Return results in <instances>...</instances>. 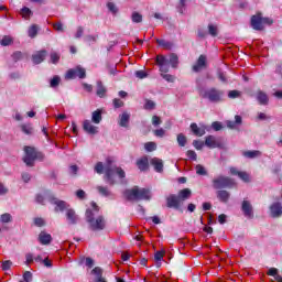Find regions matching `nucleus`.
<instances>
[{
  "instance_id": "nucleus-1",
  "label": "nucleus",
  "mask_w": 282,
  "mask_h": 282,
  "mask_svg": "<svg viewBox=\"0 0 282 282\" xmlns=\"http://www.w3.org/2000/svg\"><path fill=\"white\" fill-rule=\"evenodd\" d=\"M85 217L88 227L93 232H101V230L107 228V219L105 216L99 215L96 217L94 209H86Z\"/></svg>"
},
{
  "instance_id": "nucleus-2",
  "label": "nucleus",
  "mask_w": 282,
  "mask_h": 282,
  "mask_svg": "<svg viewBox=\"0 0 282 282\" xmlns=\"http://www.w3.org/2000/svg\"><path fill=\"white\" fill-rule=\"evenodd\" d=\"M199 96L200 98H204V100H208V102L219 105V102H224V96H226V93L217 87H210L200 90Z\"/></svg>"
},
{
  "instance_id": "nucleus-3",
  "label": "nucleus",
  "mask_w": 282,
  "mask_h": 282,
  "mask_svg": "<svg viewBox=\"0 0 282 282\" xmlns=\"http://www.w3.org/2000/svg\"><path fill=\"white\" fill-rule=\"evenodd\" d=\"M118 175L120 180H124L127 177V173H124V170L122 167H118L116 165L111 164V160H107V164L105 166V180L110 185H116V178H113V175Z\"/></svg>"
},
{
  "instance_id": "nucleus-4",
  "label": "nucleus",
  "mask_w": 282,
  "mask_h": 282,
  "mask_svg": "<svg viewBox=\"0 0 282 282\" xmlns=\"http://www.w3.org/2000/svg\"><path fill=\"white\" fill-rule=\"evenodd\" d=\"M124 195L129 202H140L142 199L149 202V199H151V191L147 188H139L138 186H134L131 189H126Z\"/></svg>"
},
{
  "instance_id": "nucleus-5",
  "label": "nucleus",
  "mask_w": 282,
  "mask_h": 282,
  "mask_svg": "<svg viewBox=\"0 0 282 282\" xmlns=\"http://www.w3.org/2000/svg\"><path fill=\"white\" fill-rule=\"evenodd\" d=\"M24 153L25 155L23 156V162L24 164H26V166H34V162H36V160H39L40 162H43V160H45V154L36 151V149L30 145L24 147Z\"/></svg>"
},
{
  "instance_id": "nucleus-6",
  "label": "nucleus",
  "mask_w": 282,
  "mask_h": 282,
  "mask_svg": "<svg viewBox=\"0 0 282 282\" xmlns=\"http://www.w3.org/2000/svg\"><path fill=\"white\" fill-rule=\"evenodd\" d=\"M212 186L215 191H221L224 188H234L235 187V180L229 176L218 175L217 177L213 178Z\"/></svg>"
},
{
  "instance_id": "nucleus-7",
  "label": "nucleus",
  "mask_w": 282,
  "mask_h": 282,
  "mask_svg": "<svg viewBox=\"0 0 282 282\" xmlns=\"http://www.w3.org/2000/svg\"><path fill=\"white\" fill-rule=\"evenodd\" d=\"M50 204H53L55 206V213H64L67 208H69V205L65 200H61L56 198L54 195L48 196Z\"/></svg>"
},
{
  "instance_id": "nucleus-8",
  "label": "nucleus",
  "mask_w": 282,
  "mask_h": 282,
  "mask_svg": "<svg viewBox=\"0 0 282 282\" xmlns=\"http://www.w3.org/2000/svg\"><path fill=\"white\" fill-rule=\"evenodd\" d=\"M207 68L208 57H206V55H199L196 63L192 66V70L195 72V74H199V72Z\"/></svg>"
},
{
  "instance_id": "nucleus-9",
  "label": "nucleus",
  "mask_w": 282,
  "mask_h": 282,
  "mask_svg": "<svg viewBox=\"0 0 282 282\" xmlns=\"http://www.w3.org/2000/svg\"><path fill=\"white\" fill-rule=\"evenodd\" d=\"M65 217L68 226H76L80 221V217L76 214V209L68 207L65 212Z\"/></svg>"
},
{
  "instance_id": "nucleus-10",
  "label": "nucleus",
  "mask_w": 282,
  "mask_h": 282,
  "mask_svg": "<svg viewBox=\"0 0 282 282\" xmlns=\"http://www.w3.org/2000/svg\"><path fill=\"white\" fill-rule=\"evenodd\" d=\"M166 207L174 208V210H180V208H182V200L180 199V196L175 194L169 195L166 197Z\"/></svg>"
},
{
  "instance_id": "nucleus-11",
  "label": "nucleus",
  "mask_w": 282,
  "mask_h": 282,
  "mask_svg": "<svg viewBox=\"0 0 282 282\" xmlns=\"http://www.w3.org/2000/svg\"><path fill=\"white\" fill-rule=\"evenodd\" d=\"M251 28L258 32L263 30V14L261 12L251 17Z\"/></svg>"
},
{
  "instance_id": "nucleus-12",
  "label": "nucleus",
  "mask_w": 282,
  "mask_h": 282,
  "mask_svg": "<svg viewBox=\"0 0 282 282\" xmlns=\"http://www.w3.org/2000/svg\"><path fill=\"white\" fill-rule=\"evenodd\" d=\"M205 147L207 149H221V141L217 137L209 134L205 137Z\"/></svg>"
},
{
  "instance_id": "nucleus-13",
  "label": "nucleus",
  "mask_w": 282,
  "mask_h": 282,
  "mask_svg": "<svg viewBox=\"0 0 282 282\" xmlns=\"http://www.w3.org/2000/svg\"><path fill=\"white\" fill-rule=\"evenodd\" d=\"M156 65H159L161 74H169L171 64H169V59L164 55L156 56Z\"/></svg>"
},
{
  "instance_id": "nucleus-14",
  "label": "nucleus",
  "mask_w": 282,
  "mask_h": 282,
  "mask_svg": "<svg viewBox=\"0 0 282 282\" xmlns=\"http://www.w3.org/2000/svg\"><path fill=\"white\" fill-rule=\"evenodd\" d=\"M241 210L248 219H252L254 217V209L249 200H242Z\"/></svg>"
},
{
  "instance_id": "nucleus-15",
  "label": "nucleus",
  "mask_w": 282,
  "mask_h": 282,
  "mask_svg": "<svg viewBox=\"0 0 282 282\" xmlns=\"http://www.w3.org/2000/svg\"><path fill=\"white\" fill-rule=\"evenodd\" d=\"M131 120V113L123 111L119 115V127H123L124 129L129 128V121Z\"/></svg>"
},
{
  "instance_id": "nucleus-16",
  "label": "nucleus",
  "mask_w": 282,
  "mask_h": 282,
  "mask_svg": "<svg viewBox=\"0 0 282 282\" xmlns=\"http://www.w3.org/2000/svg\"><path fill=\"white\" fill-rule=\"evenodd\" d=\"M150 164L154 167L156 173H162L164 171V161H162V159L153 158L150 160Z\"/></svg>"
},
{
  "instance_id": "nucleus-17",
  "label": "nucleus",
  "mask_w": 282,
  "mask_h": 282,
  "mask_svg": "<svg viewBox=\"0 0 282 282\" xmlns=\"http://www.w3.org/2000/svg\"><path fill=\"white\" fill-rule=\"evenodd\" d=\"M135 165L138 166L139 171L145 173V171H149V158L142 156L138 159Z\"/></svg>"
},
{
  "instance_id": "nucleus-18",
  "label": "nucleus",
  "mask_w": 282,
  "mask_h": 282,
  "mask_svg": "<svg viewBox=\"0 0 282 282\" xmlns=\"http://www.w3.org/2000/svg\"><path fill=\"white\" fill-rule=\"evenodd\" d=\"M46 56H47V51L42 50V51H39L36 54L32 55V61L34 65H41V63L45 61Z\"/></svg>"
},
{
  "instance_id": "nucleus-19",
  "label": "nucleus",
  "mask_w": 282,
  "mask_h": 282,
  "mask_svg": "<svg viewBox=\"0 0 282 282\" xmlns=\"http://www.w3.org/2000/svg\"><path fill=\"white\" fill-rule=\"evenodd\" d=\"M229 171L231 175H238V177L242 180V182H250V174H248L247 172H241L237 170V167H230Z\"/></svg>"
},
{
  "instance_id": "nucleus-20",
  "label": "nucleus",
  "mask_w": 282,
  "mask_h": 282,
  "mask_svg": "<svg viewBox=\"0 0 282 282\" xmlns=\"http://www.w3.org/2000/svg\"><path fill=\"white\" fill-rule=\"evenodd\" d=\"M83 129L89 135H96V133H98V127L93 126L89 120H85L84 121Z\"/></svg>"
},
{
  "instance_id": "nucleus-21",
  "label": "nucleus",
  "mask_w": 282,
  "mask_h": 282,
  "mask_svg": "<svg viewBox=\"0 0 282 282\" xmlns=\"http://www.w3.org/2000/svg\"><path fill=\"white\" fill-rule=\"evenodd\" d=\"M270 213H271V217H273V218L281 217V215H282V205H281V203H273L270 206Z\"/></svg>"
},
{
  "instance_id": "nucleus-22",
  "label": "nucleus",
  "mask_w": 282,
  "mask_h": 282,
  "mask_svg": "<svg viewBox=\"0 0 282 282\" xmlns=\"http://www.w3.org/2000/svg\"><path fill=\"white\" fill-rule=\"evenodd\" d=\"M37 239L42 246H50L52 243V235L46 231H41Z\"/></svg>"
},
{
  "instance_id": "nucleus-23",
  "label": "nucleus",
  "mask_w": 282,
  "mask_h": 282,
  "mask_svg": "<svg viewBox=\"0 0 282 282\" xmlns=\"http://www.w3.org/2000/svg\"><path fill=\"white\" fill-rule=\"evenodd\" d=\"M191 195H193L191 188H184L178 192L177 197L181 199V203L184 204L186 199H191Z\"/></svg>"
},
{
  "instance_id": "nucleus-24",
  "label": "nucleus",
  "mask_w": 282,
  "mask_h": 282,
  "mask_svg": "<svg viewBox=\"0 0 282 282\" xmlns=\"http://www.w3.org/2000/svg\"><path fill=\"white\" fill-rule=\"evenodd\" d=\"M189 128L192 133H194V135H196L197 138H202V135H206V129L198 128L197 123H191Z\"/></svg>"
},
{
  "instance_id": "nucleus-25",
  "label": "nucleus",
  "mask_w": 282,
  "mask_h": 282,
  "mask_svg": "<svg viewBox=\"0 0 282 282\" xmlns=\"http://www.w3.org/2000/svg\"><path fill=\"white\" fill-rule=\"evenodd\" d=\"M217 198L219 202H223V204H228V200L230 199V192L220 189L217 192Z\"/></svg>"
},
{
  "instance_id": "nucleus-26",
  "label": "nucleus",
  "mask_w": 282,
  "mask_h": 282,
  "mask_svg": "<svg viewBox=\"0 0 282 282\" xmlns=\"http://www.w3.org/2000/svg\"><path fill=\"white\" fill-rule=\"evenodd\" d=\"M91 122H94V124H100V122H102V110L97 109L93 111Z\"/></svg>"
},
{
  "instance_id": "nucleus-27",
  "label": "nucleus",
  "mask_w": 282,
  "mask_h": 282,
  "mask_svg": "<svg viewBox=\"0 0 282 282\" xmlns=\"http://www.w3.org/2000/svg\"><path fill=\"white\" fill-rule=\"evenodd\" d=\"M243 158L249 160H254V158H261V151L259 150H248L242 152Z\"/></svg>"
},
{
  "instance_id": "nucleus-28",
  "label": "nucleus",
  "mask_w": 282,
  "mask_h": 282,
  "mask_svg": "<svg viewBox=\"0 0 282 282\" xmlns=\"http://www.w3.org/2000/svg\"><path fill=\"white\" fill-rule=\"evenodd\" d=\"M50 195H53L52 192L50 189L44 191V195L43 194H37L35 197V202L37 204H45V197H47V199H50Z\"/></svg>"
},
{
  "instance_id": "nucleus-29",
  "label": "nucleus",
  "mask_w": 282,
  "mask_h": 282,
  "mask_svg": "<svg viewBox=\"0 0 282 282\" xmlns=\"http://www.w3.org/2000/svg\"><path fill=\"white\" fill-rule=\"evenodd\" d=\"M98 98H105L107 96V87L102 85V82H97V91H96Z\"/></svg>"
},
{
  "instance_id": "nucleus-30",
  "label": "nucleus",
  "mask_w": 282,
  "mask_h": 282,
  "mask_svg": "<svg viewBox=\"0 0 282 282\" xmlns=\"http://www.w3.org/2000/svg\"><path fill=\"white\" fill-rule=\"evenodd\" d=\"M241 122H242L241 116L236 115L235 121L228 120L226 122V126L228 127V129H235L237 127V124H241Z\"/></svg>"
},
{
  "instance_id": "nucleus-31",
  "label": "nucleus",
  "mask_w": 282,
  "mask_h": 282,
  "mask_svg": "<svg viewBox=\"0 0 282 282\" xmlns=\"http://www.w3.org/2000/svg\"><path fill=\"white\" fill-rule=\"evenodd\" d=\"M167 63L171 65V67L175 69L177 68V65H180V57L177 56V54L172 53L170 55V58L167 59Z\"/></svg>"
},
{
  "instance_id": "nucleus-32",
  "label": "nucleus",
  "mask_w": 282,
  "mask_h": 282,
  "mask_svg": "<svg viewBox=\"0 0 282 282\" xmlns=\"http://www.w3.org/2000/svg\"><path fill=\"white\" fill-rule=\"evenodd\" d=\"M257 100L259 105H268V95L261 90L257 94Z\"/></svg>"
},
{
  "instance_id": "nucleus-33",
  "label": "nucleus",
  "mask_w": 282,
  "mask_h": 282,
  "mask_svg": "<svg viewBox=\"0 0 282 282\" xmlns=\"http://www.w3.org/2000/svg\"><path fill=\"white\" fill-rule=\"evenodd\" d=\"M12 43H14V40L10 35H4L0 41L2 47H8L9 45H12Z\"/></svg>"
},
{
  "instance_id": "nucleus-34",
  "label": "nucleus",
  "mask_w": 282,
  "mask_h": 282,
  "mask_svg": "<svg viewBox=\"0 0 282 282\" xmlns=\"http://www.w3.org/2000/svg\"><path fill=\"white\" fill-rule=\"evenodd\" d=\"M28 34L30 39H35V36L39 34V26L36 24H32L29 28Z\"/></svg>"
},
{
  "instance_id": "nucleus-35",
  "label": "nucleus",
  "mask_w": 282,
  "mask_h": 282,
  "mask_svg": "<svg viewBox=\"0 0 282 282\" xmlns=\"http://www.w3.org/2000/svg\"><path fill=\"white\" fill-rule=\"evenodd\" d=\"M66 80H74V78H78L76 68H70L66 72L65 75Z\"/></svg>"
},
{
  "instance_id": "nucleus-36",
  "label": "nucleus",
  "mask_w": 282,
  "mask_h": 282,
  "mask_svg": "<svg viewBox=\"0 0 282 282\" xmlns=\"http://www.w3.org/2000/svg\"><path fill=\"white\" fill-rule=\"evenodd\" d=\"M142 14L138 11L132 12L131 14V21L132 23H142Z\"/></svg>"
},
{
  "instance_id": "nucleus-37",
  "label": "nucleus",
  "mask_w": 282,
  "mask_h": 282,
  "mask_svg": "<svg viewBox=\"0 0 282 282\" xmlns=\"http://www.w3.org/2000/svg\"><path fill=\"white\" fill-rule=\"evenodd\" d=\"M143 109H145V111H153V109H155V101L151 99H145Z\"/></svg>"
},
{
  "instance_id": "nucleus-38",
  "label": "nucleus",
  "mask_w": 282,
  "mask_h": 282,
  "mask_svg": "<svg viewBox=\"0 0 282 282\" xmlns=\"http://www.w3.org/2000/svg\"><path fill=\"white\" fill-rule=\"evenodd\" d=\"M176 141L178 147H186L187 139L186 135H184V133H178L176 137Z\"/></svg>"
},
{
  "instance_id": "nucleus-39",
  "label": "nucleus",
  "mask_w": 282,
  "mask_h": 282,
  "mask_svg": "<svg viewBox=\"0 0 282 282\" xmlns=\"http://www.w3.org/2000/svg\"><path fill=\"white\" fill-rule=\"evenodd\" d=\"M156 43L158 45H160L161 47H164L165 50H171L173 47V43L166 42L165 40L156 39Z\"/></svg>"
},
{
  "instance_id": "nucleus-40",
  "label": "nucleus",
  "mask_w": 282,
  "mask_h": 282,
  "mask_svg": "<svg viewBox=\"0 0 282 282\" xmlns=\"http://www.w3.org/2000/svg\"><path fill=\"white\" fill-rule=\"evenodd\" d=\"M107 9L109 10V12H111V14H118L119 12V9H118V6H116V3L113 2H107Z\"/></svg>"
},
{
  "instance_id": "nucleus-41",
  "label": "nucleus",
  "mask_w": 282,
  "mask_h": 282,
  "mask_svg": "<svg viewBox=\"0 0 282 282\" xmlns=\"http://www.w3.org/2000/svg\"><path fill=\"white\" fill-rule=\"evenodd\" d=\"M77 78H87V70L80 66H77L76 68Z\"/></svg>"
},
{
  "instance_id": "nucleus-42",
  "label": "nucleus",
  "mask_w": 282,
  "mask_h": 282,
  "mask_svg": "<svg viewBox=\"0 0 282 282\" xmlns=\"http://www.w3.org/2000/svg\"><path fill=\"white\" fill-rule=\"evenodd\" d=\"M61 85V77L58 75H55L51 82H50V87H52L53 89L58 87Z\"/></svg>"
},
{
  "instance_id": "nucleus-43",
  "label": "nucleus",
  "mask_w": 282,
  "mask_h": 282,
  "mask_svg": "<svg viewBox=\"0 0 282 282\" xmlns=\"http://www.w3.org/2000/svg\"><path fill=\"white\" fill-rule=\"evenodd\" d=\"M144 149L148 151V153H151L158 149V144L155 142H147L144 144Z\"/></svg>"
},
{
  "instance_id": "nucleus-44",
  "label": "nucleus",
  "mask_w": 282,
  "mask_h": 282,
  "mask_svg": "<svg viewBox=\"0 0 282 282\" xmlns=\"http://www.w3.org/2000/svg\"><path fill=\"white\" fill-rule=\"evenodd\" d=\"M208 34L210 35V36H217L219 33H218V29H217V25H215V24H208Z\"/></svg>"
},
{
  "instance_id": "nucleus-45",
  "label": "nucleus",
  "mask_w": 282,
  "mask_h": 282,
  "mask_svg": "<svg viewBox=\"0 0 282 282\" xmlns=\"http://www.w3.org/2000/svg\"><path fill=\"white\" fill-rule=\"evenodd\" d=\"M0 221L2 224H10L12 221V215L6 213L0 216Z\"/></svg>"
},
{
  "instance_id": "nucleus-46",
  "label": "nucleus",
  "mask_w": 282,
  "mask_h": 282,
  "mask_svg": "<svg viewBox=\"0 0 282 282\" xmlns=\"http://www.w3.org/2000/svg\"><path fill=\"white\" fill-rule=\"evenodd\" d=\"M21 14H22L23 19H30V17H32V10H30V8H28V7H23L21 9Z\"/></svg>"
},
{
  "instance_id": "nucleus-47",
  "label": "nucleus",
  "mask_w": 282,
  "mask_h": 282,
  "mask_svg": "<svg viewBox=\"0 0 282 282\" xmlns=\"http://www.w3.org/2000/svg\"><path fill=\"white\" fill-rule=\"evenodd\" d=\"M98 193H100L104 197H109L111 195V192H109V188L104 186H97Z\"/></svg>"
},
{
  "instance_id": "nucleus-48",
  "label": "nucleus",
  "mask_w": 282,
  "mask_h": 282,
  "mask_svg": "<svg viewBox=\"0 0 282 282\" xmlns=\"http://www.w3.org/2000/svg\"><path fill=\"white\" fill-rule=\"evenodd\" d=\"M196 174L197 175H208V172L206 171V167H204V165L198 164V165H196Z\"/></svg>"
},
{
  "instance_id": "nucleus-49",
  "label": "nucleus",
  "mask_w": 282,
  "mask_h": 282,
  "mask_svg": "<svg viewBox=\"0 0 282 282\" xmlns=\"http://www.w3.org/2000/svg\"><path fill=\"white\" fill-rule=\"evenodd\" d=\"M161 76L166 83H175V76L166 73H161Z\"/></svg>"
},
{
  "instance_id": "nucleus-50",
  "label": "nucleus",
  "mask_w": 282,
  "mask_h": 282,
  "mask_svg": "<svg viewBox=\"0 0 282 282\" xmlns=\"http://www.w3.org/2000/svg\"><path fill=\"white\" fill-rule=\"evenodd\" d=\"M21 131H23L25 133V135H32L33 129L30 124H22Z\"/></svg>"
},
{
  "instance_id": "nucleus-51",
  "label": "nucleus",
  "mask_w": 282,
  "mask_h": 282,
  "mask_svg": "<svg viewBox=\"0 0 282 282\" xmlns=\"http://www.w3.org/2000/svg\"><path fill=\"white\" fill-rule=\"evenodd\" d=\"M241 96V91L239 90H230L228 93V98H230L231 100H235V98H239Z\"/></svg>"
},
{
  "instance_id": "nucleus-52",
  "label": "nucleus",
  "mask_w": 282,
  "mask_h": 282,
  "mask_svg": "<svg viewBox=\"0 0 282 282\" xmlns=\"http://www.w3.org/2000/svg\"><path fill=\"white\" fill-rule=\"evenodd\" d=\"M267 274H268V276H273L275 280H276V276H281V275H279V269H276V268L269 269Z\"/></svg>"
},
{
  "instance_id": "nucleus-53",
  "label": "nucleus",
  "mask_w": 282,
  "mask_h": 282,
  "mask_svg": "<svg viewBox=\"0 0 282 282\" xmlns=\"http://www.w3.org/2000/svg\"><path fill=\"white\" fill-rule=\"evenodd\" d=\"M204 141H199V140H194L193 141V147L197 150V151H202V149H204Z\"/></svg>"
},
{
  "instance_id": "nucleus-54",
  "label": "nucleus",
  "mask_w": 282,
  "mask_h": 282,
  "mask_svg": "<svg viewBox=\"0 0 282 282\" xmlns=\"http://www.w3.org/2000/svg\"><path fill=\"white\" fill-rule=\"evenodd\" d=\"M95 171L98 173V175H102V173H105V165H102V162H98L95 165Z\"/></svg>"
},
{
  "instance_id": "nucleus-55",
  "label": "nucleus",
  "mask_w": 282,
  "mask_h": 282,
  "mask_svg": "<svg viewBox=\"0 0 282 282\" xmlns=\"http://www.w3.org/2000/svg\"><path fill=\"white\" fill-rule=\"evenodd\" d=\"M186 155L189 160H193V162H197V152L193 151V150H188L186 152Z\"/></svg>"
},
{
  "instance_id": "nucleus-56",
  "label": "nucleus",
  "mask_w": 282,
  "mask_h": 282,
  "mask_svg": "<svg viewBox=\"0 0 282 282\" xmlns=\"http://www.w3.org/2000/svg\"><path fill=\"white\" fill-rule=\"evenodd\" d=\"M91 273L97 276V279L102 278V269L100 267H96L91 270Z\"/></svg>"
},
{
  "instance_id": "nucleus-57",
  "label": "nucleus",
  "mask_w": 282,
  "mask_h": 282,
  "mask_svg": "<svg viewBox=\"0 0 282 282\" xmlns=\"http://www.w3.org/2000/svg\"><path fill=\"white\" fill-rule=\"evenodd\" d=\"M61 61V55L58 53H51V62L56 65Z\"/></svg>"
},
{
  "instance_id": "nucleus-58",
  "label": "nucleus",
  "mask_w": 282,
  "mask_h": 282,
  "mask_svg": "<svg viewBox=\"0 0 282 282\" xmlns=\"http://www.w3.org/2000/svg\"><path fill=\"white\" fill-rule=\"evenodd\" d=\"M20 282H32V272L25 271L23 273V281Z\"/></svg>"
},
{
  "instance_id": "nucleus-59",
  "label": "nucleus",
  "mask_w": 282,
  "mask_h": 282,
  "mask_svg": "<svg viewBox=\"0 0 282 282\" xmlns=\"http://www.w3.org/2000/svg\"><path fill=\"white\" fill-rule=\"evenodd\" d=\"M212 129H214V131H221V129H224V126H221V122L219 121H214L212 123Z\"/></svg>"
},
{
  "instance_id": "nucleus-60",
  "label": "nucleus",
  "mask_w": 282,
  "mask_h": 282,
  "mask_svg": "<svg viewBox=\"0 0 282 282\" xmlns=\"http://www.w3.org/2000/svg\"><path fill=\"white\" fill-rule=\"evenodd\" d=\"M134 75L137 78H140L141 80L147 78V76H149V74H147V72L144 70H137Z\"/></svg>"
},
{
  "instance_id": "nucleus-61",
  "label": "nucleus",
  "mask_w": 282,
  "mask_h": 282,
  "mask_svg": "<svg viewBox=\"0 0 282 282\" xmlns=\"http://www.w3.org/2000/svg\"><path fill=\"white\" fill-rule=\"evenodd\" d=\"M152 124L153 127H160V124H162V119L154 115L152 117Z\"/></svg>"
},
{
  "instance_id": "nucleus-62",
  "label": "nucleus",
  "mask_w": 282,
  "mask_h": 282,
  "mask_svg": "<svg viewBox=\"0 0 282 282\" xmlns=\"http://www.w3.org/2000/svg\"><path fill=\"white\" fill-rule=\"evenodd\" d=\"M34 225L37 226V228H43L45 220L43 218H34Z\"/></svg>"
},
{
  "instance_id": "nucleus-63",
  "label": "nucleus",
  "mask_w": 282,
  "mask_h": 282,
  "mask_svg": "<svg viewBox=\"0 0 282 282\" xmlns=\"http://www.w3.org/2000/svg\"><path fill=\"white\" fill-rule=\"evenodd\" d=\"M10 268H12V261L6 260V261L2 262V270L3 271L10 270Z\"/></svg>"
},
{
  "instance_id": "nucleus-64",
  "label": "nucleus",
  "mask_w": 282,
  "mask_h": 282,
  "mask_svg": "<svg viewBox=\"0 0 282 282\" xmlns=\"http://www.w3.org/2000/svg\"><path fill=\"white\" fill-rule=\"evenodd\" d=\"M12 58L13 61H21V58H23V53L21 51H17L12 54Z\"/></svg>"
}]
</instances>
